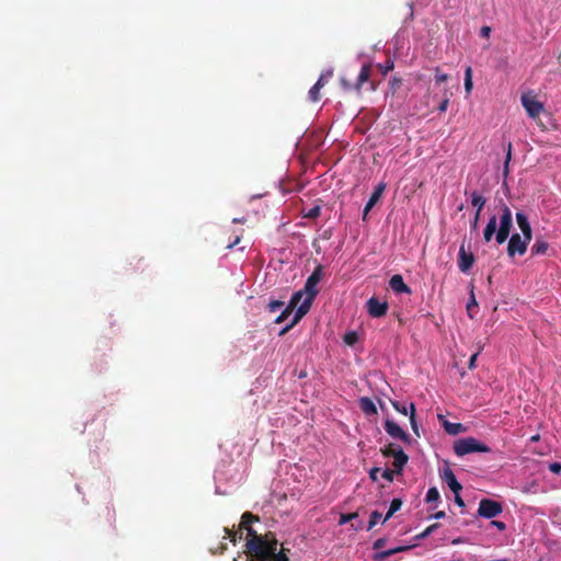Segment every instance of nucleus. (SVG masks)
I'll use <instances>...</instances> for the list:
<instances>
[{"instance_id":"f257e3e1","label":"nucleus","mask_w":561,"mask_h":561,"mask_svg":"<svg viewBox=\"0 0 561 561\" xmlns=\"http://www.w3.org/2000/svg\"><path fill=\"white\" fill-rule=\"evenodd\" d=\"M278 540L273 533L259 535L254 529H249V539L247 540V552L259 561H268L274 550H277Z\"/></svg>"},{"instance_id":"f03ea898","label":"nucleus","mask_w":561,"mask_h":561,"mask_svg":"<svg viewBox=\"0 0 561 561\" xmlns=\"http://www.w3.org/2000/svg\"><path fill=\"white\" fill-rule=\"evenodd\" d=\"M322 276H323V267H322V265H318L313 270L311 275L307 278L304 290H301L302 296L306 294V298H305L304 302L300 306H298V317H305L308 313V311L310 310L311 305H312L316 296L318 295L319 290H318L317 286L320 283Z\"/></svg>"},{"instance_id":"7ed1b4c3","label":"nucleus","mask_w":561,"mask_h":561,"mask_svg":"<svg viewBox=\"0 0 561 561\" xmlns=\"http://www.w3.org/2000/svg\"><path fill=\"white\" fill-rule=\"evenodd\" d=\"M490 447L474 437H465L454 443V451L457 456L462 457L471 453H490Z\"/></svg>"},{"instance_id":"20e7f679","label":"nucleus","mask_w":561,"mask_h":561,"mask_svg":"<svg viewBox=\"0 0 561 561\" xmlns=\"http://www.w3.org/2000/svg\"><path fill=\"white\" fill-rule=\"evenodd\" d=\"M500 227L495 234V240L499 244L504 243L510 233L513 226V217L510 207L505 203H500Z\"/></svg>"},{"instance_id":"39448f33","label":"nucleus","mask_w":561,"mask_h":561,"mask_svg":"<svg viewBox=\"0 0 561 561\" xmlns=\"http://www.w3.org/2000/svg\"><path fill=\"white\" fill-rule=\"evenodd\" d=\"M503 512V506L500 502L491 499H482L479 502L478 514L484 518H493Z\"/></svg>"},{"instance_id":"423d86ee","label":"nucleus","mask_w":561,"mask_h":561,"mask_svg":"<svg viewBox=\"0 0 561 561\" xmlns=\"http://www.w3.org/2000/svg\"><path fill=\"white\" fill-rule=\"evenodd\" d=\"M522 105L531 118H537L543 112V104L533 94L522 95Z\"/></svg>"},{"instance_id":"0eeeda50","label":"nucleus","mask_w":561,"mask_h":561,"mask_svg":"<svg viewBox=\"0 0 561 561\" xmlns=\"http://www.w3.org/2000/svg\"><path fill=\"white\" fill-rule=\"evenodd\" d=\"M530 241L531 240H526L525 237L522 238L518 233L512 234L507 244L508 256L514 257L516 254H525Z\"/></svg>"},{"instance_id":"6e6552de","label":"nucleus","mask_w":561,"mask_h":561,"mask_svg":"<svg viewBox=\"0 0 561 561\" xmlns=\"http://www.w3.org/2000/svg\"><path fill=\"white\" fill-rule=\"evenodd\" d=\"M370 76H371V65L365 64L362 66L360 71L357 77V80H356V83L354 85L348 83L345 79L341 80V84H342L343 89H345V90H351L354 88L357 92H359L364 83L370 82L369 81Z\"/></svg>"},{"instance_id":"1a4fd4ad","label":"nucleus","mask_w":561,"mask_h":561,"mask_svg":"<svg viewBox=\"0 0 561 561\" xmlns=\"http://www.w3.org/2000/svg\"><path fill=\"white\" fill-rule=\"evenodd\" d=\"M385 431L392 438H397L402 440L403 443L410 444V436L392 420H386L385 422Z\"/></svg>"},{"instance_id":"9d476101","label":"nucleus","mask_w":561,"mask_h":561,"mask_svg":"<svg viewBox=\"0 0 561 561\" xmlns=\"http://www.w3.org/2000/svg\"><path fill=\"white\" fill-rule=\"evenodd\" d=\"M367 310L369 316L373 318H380L383 317L388 311V302L387 301H380L376 297H371L367 300Z\"/></svg>"},{"instance_id":"9b49d317","label":"nucleus","mask_w":561,"mask_h":561,"mask_svg":"<svg viewBox=\"0 0 561 561\" xmlns=\"http://www.w3.org/2000/svg\"><path fill=\"white\" fill-rule=\"evenodd\" d=\"M440 478L446 482L453 493H460L462 485L458 482L454 471L449 467L448 462H445V467L440 473Z\"/></svg>"},{"instance_id":"f8f14e48","label":"nucleus","mask_w":561,"mask_h":561,"mask_svg":"<svg viewBox=\"0 0 561 561\" xmlns=\"http://www.w3.org/2000/svg\"><path fill=\"white\" fill-rule=\"evenodd\" d=\"M474 263V255L467 251L465 244H461L458 252V267L462 273H468Z\"/></svg>"},{"instance_id":"ddd939ff","label":"nucleus","mask_w":561,"mask_h":561,"mask_svg":"<svg viewBox=\"0 0 561 561\" xmlns=\"http://www.w3.org/2000/svg\"><path fill=\"white\" fill-rule=\"evenodd\" d=\"M302 298V291H296L288 304V306L282 311V313L275 319L276 323H283L297 308L298 304Z\"/></svg>"},{"instance_id":"4468645a","label":"nucleus","mask_w":561,"mask_h":561,"mask_svg":"<svg viewBox=\"0 0 561 561\" xmlns=\"http://www.w3.org/2000/svg\"><path fill=\"white\" fill-rule=\"evenodd\" d=\"M389 286L396 294H411L410 287L404 283L400 274H396L390 278Z\"/></svg>"},{"instance_id":"2eb2a0df","label":"nucleus","mask_w":561,"mask_h":561,"mask_svg":"<svg viewBox=\"0 0 561 561\" xmlns=\"http://www.w3.org/2000/svg\"><path fill=\"white\" fill-rule=\"evenodd\" d=\"M393 468L396 471V474H401L403 471L404 466L409 461V456L404 453V450L401 447H398V450H396V455H393Z\"/></svg>"},{"instance_id":"dca6fc26","label":"nucleus","mask_w":561,"mask_h":561,"mask_svg":"<svg viewBox=\"0 0 561 561\" xmlns=\"http://www.w3.org/2000/svg\"><path fill=\"white\" fill-rule=\"evenodd\" d=\"M516 221H517L519 229L523 232V237H525L526 240H531L533 230H531V226L529 224L528 217L524 213L518 211L516 214Z\"/></svg>"},{"instance_id":"f3484780","label":"nucleus","mask_w":561,"mask_h":561,"mask_svg":"<svg viewBox=\"0 0 561 561\" xmlns=\"http://www.w3.org/2000/svg\"><path fill=\"white\" fill-rule=\"evenodd\" d=\"M496 226H497V218L495 215H493L489 219V221L484 228V231H483V238H484L485 242H490L492 240L493 236L496 234V232H497Z\"/></svg>"},{"instance_id":"a211bd4d","label":"nucleus","mask_w":561,"mask_h":561,"mask_svg":"<svg viewBox=\"0 0 561 561\" xmlns=\"http://www.w3.org/2000/svg\"><path fill=\"white\" fill-rule=\"evenodd\" d=\"M496 226H497V218L495 215H493L489 219V221L484 228V231H483V238H484L485 242H490L492 240L493 236L496 234V232H497Z\"/></svg>"},{"instance_id":"6ab92c4d","label":"nucleus","mask_w":561,"mask_h":561,"mask_svg":"<svg viewBox=\"0 0 561 561\" xmlns=\"http://www.w3.org/2000/svg\"><path fill=\"white\" fill-rule=\"evenodd\" d=\"M359 408L367 415L377 414V408L371 399L363 397L359 399Z\"/></svg>"},{"instance_id":"aec40b11","label":"nucleus","mask_w":561,"mask_h":561,"mask_svg":"<svg viewBox=\"0 0 561 561\" xmlns=\"http://www.w3.org/2000/svg\"><path fill=\"white\" fill-rule=\"evenodd\" d=\"M549 249V243L543 238H537L531 247L533 255H543Z\"/></svg>"},{"instance_id":"412c9836","label":"nucleus","mask_w":561,"mask_h":561,"mask_svg":"<svg viewBox=\"0 0 561 561\" xmlns=\"http://www.w3.org/2000/svg\"><path fill=\"white\" fill-rule=\"evenodd\" d=\"M408 549H409V547H397V548L385 550V551H378L374 554L373 559L375 561H383L387 558H389L398 552L405 551Z\"/></svg>"},{"instance_id":"4be33fe9","label":"nucleus","mask_w":561,"mask_h":561,"mask_svg":"<svg viewBox=\"0 0 561 561\" xmlns=\"http://www.w3.org/2000/svg\"><path fill=\"white\" fill-rule=\"evenodd\" d=\"M444 430L449 435H458L466 431L465 426L461 423H451L449 421L443 422Z\"/></svg>"},{"instance_id":"5701e85b","label":"nucleus","mask_w":561,"mask_h":561,"mask_svg":"<svg viewBox=\"0 0 561 561\" xmlns=\"http://www.w3.org/2000/svg\"><path fill=\"white\" fill-rule=\"evenodd\" d=\"M485 198L483 196H481L478 192H472L471 193V204L473 207L477 208V211H481L482 208L484 207L485 205Z\"/></svg>"},{"instance_id":"b1692460","label":"nucleus","mask_w":561,"mask_h":561,"mask_svg":"<svg viewBox=\"0 0 561 561\" xmlns=\"http://www.w3.org/2000/svg\"><path fill=\"white\" fill-rule=\"evenodd\" d=\"M409 420H410V424H411L413 433L417 437H420L419 426H417V423H416V409H415L414 403H410V417H409Z\"/></svg>"},{"instance_id":"393cba45","label":"nucleus","mask_w":561,"mask_h":561,"mask_svg":"<svg viewBox=\"0 0 561 561\" xmlns=\"http://www.w3.org/2000/svg\"><path fill=\"white\" fill-rule=\"evenodd\" d=\"M402 506V501L400 499H393L390 503V507L385 516V522L390 519L394 513H397Z\"/></svg>"},{"instance_id":"a878e982","label":"nucleus","mask_w":561,"mask_h":561,"mask_svg":"<svg viewBox=\"0 0 561 561\" xmlns=\"http://www.w3.org/2000/svg\"><path fill=\"white\" fill-rule=\"evenodd\" d=\"M512 149H513L512 142H508L506 146V157H505L504 167H503L504 179H506L510 173V162L512 159Z\"/></svg>"},{"instance_id":"bb28decb","label":"nucleus","mask_w":561,"mask_h":561,"mask_svg":"<svg viewBox=\"0 0 561 561\" xmlns=\"http://www.w3.org/2000/svg\"><path fill=\"white\" fill-rule=\"evenodd\" d=\"M385 188H386V184L385 183H379L373 194L370 195L369 197V201H373L375 204H377V202L380 199V197L382 196L383 192H385Z\"/></svg>"},{"instance_id":"cd10ccee","label":"nucleus","mask_w":561,"mask_h":561,"mask_svg":"<svg viewBox=\"0 0 561 561\" xmlns=\"http://www.w3.org/2000/svg\"><path fill=\"white\" fill-rule=\"evenodd\" d=\"M321 89H322V88L320 87V83H314V84L311 87V89L309 90V93H308L310 101H312V102H318V101H320V99H321L320 90H321Z\"/></svg>"},{"instance_id":"c85d7f7f","label":"nucleus","mask_w":561,"mask_h":561,"mask_svg":"<svg viewBox=\"0 0 561 561\" xmlns=\"http://www.w3.org/2000/svg\"><path fill=\"white\" fill-rule=\"evenodd\" d=\"M473 83H472V70L471 67H467L465 72V90L467 93H470L472 90Z\"/></svg>"},{"instance_id":"c756f323","label":"nucleus","mask_w":561,"mask_h":561,"mask_svg":"<svg viewBox=\"0 0 561 561\" xmlns=\"http://www.w3.org/2000/svg\"><path fill=\"white\" fill-rule=\"evenodd\" d=\"M478 308V302L473 294V286H471V296L467 304V311L470 318H473V310Z\"/></svg>"},{"instance_id":"7c9ffc66","label":"nucleus","mask_w":561,"mask_h":561,"mask_svg":"<svg viewBox=\"0 0 561 561\" xmlns=\"http://www.w3.org/2000/svg\"><path fill=\"white\" fill-rule=\"evenodd\" d=\"M398 447L399 446H397L396 444L390 443L386 445L383 448H381V454L386 458L393 457V455H396V450H398Z\"/></svg>"},{"instance_id":"2f4dec72","label":"nucleus","mask_w":561,"mask_h":561,"mask_svg":"<svg viewBox=\"0 0 561 561\" xmlns=\"http://www.w3.org/2000/svg\"><path fill=\"white\" fill-rule=\"evenodd\" d=\"M259 520H260V517L257 515H254V514L250 513V512H244L242 514V516H241V522L244 525H250L251 526L252 523H256Z\"/></svg>"},{"instance_id":"473e14b6","label":"nucleus","mask_w":561,"mask_h":561,"mask_svg":"<svg viewBox=\"0 0 561 561\" xmlns=\"http://www.w3.org/2000/svg\"><path fill=\"white\" fill-rule=\"evenodd\" d=\"M438 500H439V492H438L437 488H435V486L430 488L426 493L425 501L427 503H432V502H437Z\"/></svg>"},{"instance_id":"72a5a7b5","label":"nucleus","mask_w":561,"mask_h":561,"mask_svg":"<svg viewBox=\"0 0 561 561\" xmlns=\"http://www.w3.org/2000/svg\"><path fill=\"white\" fill-rule=\"evenodd\" d=\"M332 77H333V70L329 69L325 72L320 75V77L316 83H320V87L323 88Z\"/></svg>"},{"instance_id":"f704fd0d","label":"nucleus","mask_w":561,"mask_h":561,"mask_svg":"<svg viewBox=\"0 0 561 561\" xmlns=\"http://www.w3.org/2000/svg\"><path fill=\"white\" fill-rule=\"evenodd\" d=\"M320 213H321V207L319 205H316L313 207H311L310 209H308L304 217L305 218H308V219H316L320 216Z\"/></svg>"},{"instance_id":"c9c22d12","label":"nucleus","mask_w":561,"mask_h":561,"mask_svg":"<svg viewBox=\"0 0 561 561\" xmlns=\"http://www.w3.org/2000/svg\"><path fill=\"white\" fill-rule=\"evenodd\" d=\"M437 528H438V524H433V525L426 527L421 534L416 535L415 539H417V540L425 539L431 534H433L434 530L437 529Z\"/></svg>"},{"instance_id":"e433bc0d","label":"nucleus","mask_w":561,"mask_h":561,"mask_svg":"<svg viewBox=\"0 0 561 561\" xmlns=\"http://www.w3.org/2000/svg\"><path fill=\"white\" fill-rule=\"evenodd\" d=\"M304 317H298V309L289 324H287L280 332L279 335L286 334L291 328H294Z\"/></svg>"},{"instance_id":"4c0bfd02","label":"nucleus","mask_w":561,"mask_h":561,"mask_svg":"<svg viewBox=\"0 0 561 561\" xmlns=\"http://www.w3.org/2000/svg\"><path fill=\"white\" fill-rule=\"evenodd\" d=\"M268 561H289V558L285 553L284 549L282 550H274L273 556H271V560Z\"/></svg>"},{"instance_id":"58836bf2","label":"nucleus","mask_w":561,"mask_h":561,"mask_svg":"<svg viewBox=\"0 0 561 561\" xmlns=\"http://www.w3.org/2000/svg\"><path fill=\"white\" fill-rule=\"evenodd\" d=\"M357 517H358V513L357 512H353V513H348V514H341L339 524L340 525H345L348 522H351V520H353V519H355Z\"/></svg>"},{"instance_id":"ea45409f","label":"nucleus","mask_w":561,"mask_h":561,"mask_svg":"<svg viewBox=\"0 0 561 561\" xmlns=\"http://www.w3.org/2000/svg\"><path fill=\"white\" fill-rule=\"evenodd\" d=\"M394 65H393V61L388 59L385 64H379L378 65V68L380 70V72L382 73V76H386L389 71H391L393 69Z\"/></svg>"},{"instance_id":"a19ab883","label":"nucleus","mask_w":561,"mask_h":561,"mask_svg":"<svg viewBox=\"0 0 561 561\" xmlns=\"http://www.w3.org/2000/svg\"><path fill=\"white\" fill-rule=\"evenodd\" d=\"M380 517H381V514L378 511H374L370 514V519L368 522L367 530L373 529L376 526V524L378 523Z\"/></svg>"},{"instance_id":"79ce46f5","label":"nucleus","mask_w":561,"mask_h":561,"mask_svg":"<svg viewBox=\"0 0 561 561\" xmlns=\"http://www.w3.org/2000/svg\"><path fill=\"white\" fill-rule=\"evenodd\" d=\"M358 340V335L356 332H347L345 335H344V342L347 344V345H354Z\"/></svg>"},{"instance_id":"37998d69","label":"nucleus","mask_w":561,"mask_h":561,"mask_svg":"<svg viewBox=\"0 0 561 561\" xmlns=\"http://www.w3.org/2000/svg\"><path fill=\"white\" fill-rule=\"evenodd\" d=\"M392 405L397 412L410 416V405H401L398 401L392 402Z\"/></svg>"},{"instance_id":"c03bdc74","label":"nucleus","mask_w":561,"mask_h":561,"mask_svg":"<svg viewBox=\"0 0 561 561\" xmlns=\"http://www.w3.org/2000/svg\"><path fill=\"white\" fill-rule=\"evenodd\" d=\"M284 306V302L280 300H272L267 305V308L270 312H276L278 309H280Z\"/></svg>"},{"instance_id":"a18cd8bd","label":"nucleus","mask_w":561,"mask_h":561,"mask_svg":"<svg viewBox=\"0 0 561 561\" xmlns=\"http://www.w3.org/2000/svg\"><path fill=\"white\" fill-rule=\"evenodd\" d=\"M224 531L226 533L225 539L228 538L232 543L237 542L238 535L236 531H233L227 527L224 528Z\"/></svg>"},{"instance_id":"49530a36","label":"nucleus","mask_w":561,"mask_h":561,"mask_svg":"<svg viewBox=\"0 0 561 561\" xmlns=\"http://www.w3.org/2000/svg\"><path fill=\"white\" fill-rule=\"evenodd\" d=\"M389 85L391 91L394 93L402 85V80L394 77L389 81Z\"/></svg>"},{"instance_id":"de8ad7c7","label":"nucleus","mask_w":561,"mask_h":561,"mask_svg":"<svg viewBox=\"0 0 561 561\" xmlns=\"http://www.w3.org/2000/svg\"><path fill=\"white\" fill-rule=\"evenodd\" d=\"M394 473H396L394 469L393 470L386 469V470L382 471L381 476L387 481L392 482Z\"/></svg>"},{"instance_id":"09e8293b","label":"nucleus","mask_w":561,"mask_h":561,"mask_svg":"<svg viewBox=\"0 0 561 561\" xmlns=\"http://www.w3.org/2000/svg\"><path fill=\"white\" fill-rule=\"evenodd\" d=\"M448 79V76L446 73H440L438 71V69L436 70V75H435V81L436 83H443L445 82L446 80Z\"/></svg>"},{"instance_id":"8fccbe9b","label":"nucleus","mask_w":561,"mask_h":561,"mask_svg":"<svg viewBox=\"0 0 561 561\" xmlns=\"http://www.w3.org/2000/svg\"><path fill=\"white\" fill-rule=\"evenodd\" d=\"M549 470L556 474H559L561 472V463L560 462L550 463Z\"/></svg>"},{"instance_id":"3c124183","label":"nucleus","mask_w":561,"mask_h":561,"mask_svg":"<svg viewBox=\"0 0 561 561\" xmlns=\"http://www.w3.org/2000/svg\"><path fill=\"white\" fill-rule=\"evenodd\" d=\"M376 204L373 201L368 199L367 204L365 205L364 211H363V219L366 218V216L368 215V213L373 209V207Z\"/></svg>"},{"instance_id":"603ef678","label":"nucleus","mask_w":561,"mask_h":561,"mask_svg":"<svg viewBox=\"0 0 561 561\" xmlns=\"http://www.w3.org/2000/svg\"><path fill=\"white\" fill-rule=\"evenodd\" d=\"M376 204L373 201L368 199L367 204L365 205L364 211H363V219L366 218V216L368 215V213L373 209V207Z\"/></svg>"},{"instance_id":"864d4df0","label":"nucleus","mask_w":561,"mask_h":561,"mask_svg":"<svg viewBox=\"0 0 561 561\" xmlns=\"http://www.w3.org/2000/svg\"><path fill=\"white\" fill-rule=\"evenodd\" d=\"M380 472V468L374 467L369 471V478L376 482L378 480V473Z\"/></svg>"},{"instance_id":"5fc2aeb1","label":"nucleus","mask_w":561,"mask_h":561,"mask_svg":"<svg viewBox=\"0 0 561 561\" xmlns=\"http://www.w3.org/2000/svg\"><path fill=\"white\" fill-rule=\"evenodd\" d=\"M385 545H386V539H385V538H379V539H377V540L373 543V549H374V550H379V549H381Z\"/></svg>"},{"instance_id":"6e6d98bb","label":"nucleus","mask_w":561,"mask_h":561,"mask_svg":"<svg viewBox=\"0 0 561 561\" xmlns=\"http://www.w3.org/2000/svg\"><path fill=\"white\" fill-rule=\"evenodd\" d=\"M449 104V99L446 96L444 100L439 103L438 111L439 112H446Z\"/></svg>"},{"instance_id":"4d7b16f0","label":"nucleus","mask_w":561,"mask_h":561,"mask_svg":"<svg viewBox=\"0 0 561 561\" xmlns=\"http://www.w3.org/2000/svg\"><path fill=\"white\" fill-rule=\"evenodd\" d=\"M494 527H496L499 530L503 531L506 529V525L505 523L501 522V520H492L491 523Z\"/></svg>"},{"instance_id":"13d9d810","label":"nucleus","mask_w":561,"mask_h":561,"mask_svg":"<svg viewBox=\"0 0 561 561\" xmlns=\"http://www.w3.org/2000/svg\"><path fill=\"white\" fill-rule=\"evenodd\" d=\"M480 214H481V211H476V214H474V218L471 222V229H473V230H476L478 227V222L480 220Z\"/></svg>"},{"instance_id":"bf43d9fd","label":"nucleus","mask_w":561,"mask_h":561,"mask_svg":"<svg viewBox=\"0 0 561 561\" xmlns=\"http://www.w3.org/2000/svg\"><path fill=\"white\" fill-rule=\"evenodd\" d=\"M478 355H479V352L474 353V354L470 357V359H469V364H468V366H469V368H470V369H473V368L476 367V360H477Z\"/></svg>"},{"instance_id":"052dcab7","label":"nucleus","mask_w":561,"mask_h":561,"mask_svg":"<svg viewBox=\"0 0 561 561\" xmlns=\"http://www.w3.org/2000/svg\"><path fill=\"white\" fill-rule=\"evenodd\" d=\"M455 494V503L460 506V507H463L465 506V502L462 500V497L460 496V493H454Z\"/></svg>"},{"instance_id":"680f3d73","label":"nucleus","mask_w":561,"mask_h":561,"mask_svg":"<svg viewBox=\"0 0 561 561\" xmlns=\"http://www.w3.org/2000/svg\"><path fill=\"white\" fill-rule=\"evenodd\" d=\"M491 33V27L490 26H482L481 30H480V35H490Z\"/></svg>"},{"instance_id":"e2e57ef3","label":"nucleus","mask_w":561,"mask_h":561,"mask_svg":"<svg viewBox=\"0 0 561 561\" xmlns=\"http://www.w3.org/2000/svg\"><path fill=\"white\" fill-rule=\"evenodd\" d=\"M433 517L436 518V519L443 518V517H445V512L444 511H439L436 514H434Z\"/></svg>"},{"instance_id":"0e129e2a","label":"nucleus","mask_w":561,"mask_h":561,"mask_svg":"<svg viewBox=\"0 0 561 561\" xmlns=\"http://www.w3.org/2000/svg\"><path fill=\"white\" fill-rule=\"evenodd\" d=\"M240 528L247 530L248 535H249V529H253L250 525L242 524V522L240 523Z\"/></svg>"},{"instance_id":"69168bd1","label":"nucleus","mask_w":561,"mask_h":561,"mask_svg":"<svg viewBox=\"0 0 561 561\" xmlns=\"http://www.w3.org/2000/svg\"><path fill=\"white\" fill-rule=\"evenodd\" d=\"M352 528H353L354 530H359V529H362V522H358V523L352 524Z\"/></svg>"},{"instance_id":"338daca9","label":"nucleus","mask_w":561,"mask_h":561,"mask_svg":"<svg viewBox=\"0 0 561 561\" xmlns=\"http://www.w3.org/2000/svg\"><path fill=\"white\" fill-rule=\"evenodd\" d=\"M239 241H240V238H239V237H237V238H236V240H234L232 243H230L227 248H228V249L233 248L237 243H239Z\"/></svg>"},{"instance_id":"774afa93","label":"nucleus","mask_w":561,"mask_h":561,"mask_svg":"<svg viewBox=\"0 0 561 561\" xmlns=\"http://www.w3.org/2000/svg\"><path fill=\"white\" fill-rule=\"evenodd\" d=\"M461 542H463V539H462V538H460V537H459V538H456V539H454V540L451 541V543H453V545H458V543H461Z\"/></svg>"}]
</instances>
